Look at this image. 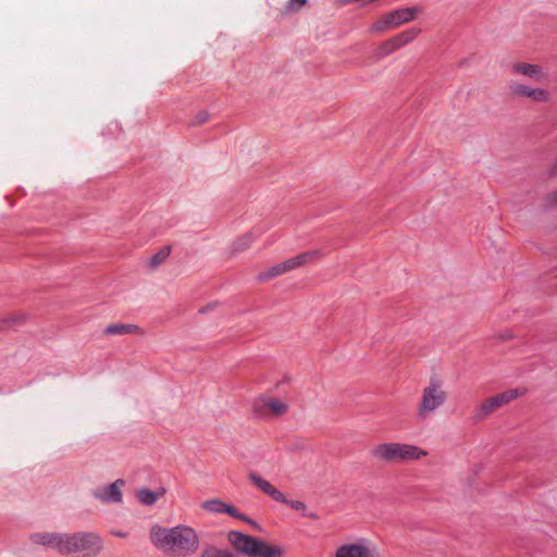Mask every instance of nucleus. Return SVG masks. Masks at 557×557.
I'll use <instances>...</instances> for the list:
<instances>
[{
    "label": "nucleus",
    "instance_id": "1",
    "mask_svg": "<svg viewBox=\"0 0 557 557\" xmlns=\"http://www.w3.org/2000/svg\"><path fill=\"white\" fill-rule=\"evenodd\" d=\"M151 544L171 557H187L195 554L200 545L197 531L187 524L175 527L153 525L149 531Z\"/></svg>",
    "mask_w": 557,
    "mask_h": 557
},
{
    "label": "nucleus",
    "instance_id": "2",
    "mask_svg": "<svg viewBox=\"0 0 557 557\" xmlns=\"http://www.w3.org/2000/svg\"><path fill=\"white\" fill-rule=\"evenodd\" d=\"M227 540L237 553L246 557H283L284 555L283 547L271 545L238 531H230Z\"/></svg>",
    "mask_w": 557,
    "mask_h": 557
},
{
    "label": "nucleus",
    "instance_id": "3",
    "mask_svg": "<svg viewBox=\"0 0 557 557\" xmlns=\"http://www.w3.org/2000/svg\"><path fill=\"white\" fill-rule=\"evenodd\" d=\"M102 548V539L95 532L65 533L61 555L67 557H97Z\"/></svg>",
    "mask_w": 557,
    "mask_h": 557
},
{
    "label": "nucleus",
    "instance_id": "4",
    "mask_svg": "<svg viewBox=\"0 0 557 557\" xmlns=\"http://www.w3.org/2000/svg\"><path fill=\"white\" fill-rule=\"evenodd\" d=\"M371 455L379 461L399 463L420 460L429 453L412 444L382 443L372 448Z\"/></svg>",
    "mask_w": 557,
    "mask_h": 557
},
{
    "label": "nucleus",
    "instance_id": "5",
    "mask_svg": "<svg viewBox=\"0 0 557 557\" xmlns=\"http://www.w3.org/2000/svg\"><path fill=\"white\" fill-rule=\"evenodd\" d=\"M448 399V393L444 387V383L436 377H432L423 387L421 399L417 406V417L424 421L435 413L445 405Z\"/></svg>",
    "mask_w": 557,
    "mask_h": 557
},
{
    "label": "nucleus",
    "instance_id": "6",
    "mask_svg": "<svg viewBox=\"0 0 557 557\" xmlns=\"http://www.w3.org/2000/svg\"><path fill=\"white\" fill-rule=\"evenodd\" d=\"M423 12L421 5L401 7L383 14L369 28L371 34H382L408 24Z\"/></svg>",
    "mask_w": 557,
    "mask_h": 557
},
{
    "label": "nucleus",
    "instance_id": "7",
    "mask_svg": "<svg viewBox=\"0 0 557 557\" xmlns=\"http://www.w3.org/2000/svg\"><path fill=\"white\" fill-rule=\"evenodd\" d=\"M324 256L322 250L315 249L311 251H306L289 258L281 263H277L258 274V280L261 282H265L272 280L276 276H280L284 273H287L292 270H295L299 267H302L309 262L321 259Z\"/></svg>",
    "mask_w": 557,
    "mask_h": 557
},
{
    "label": "nucleus",
    "instance_id": "8",
    "mask_svg": "<svg viewBox=\"0 0 557 557\" xmlns=\"http://www.w3.org/2000/svg\"><path fill=\"white\" fill-rule=\"evenodd\" d=\"M252 408L258 417L273 419L287 413L289 403L285 399L262 395L255 400Z\"/></svg>",
    "mask_w": 557,
    "mask_h": 557
},
{
    "label": "nucleus",
    "instance_id": "9",
    "mask_svg": "<svg viewBox=\"0 0 557 557\" xmlns=\"http://www.w3.org/2000/svg\"><path fill=\"white\" fill-rule=\"evenodd\" d=\"M508 88L513 98H524L534 103H549L553 99L550 91L546 88L532 87L517 81L510 82Z\"/></svg>",
    "mask_w": 557,
    "mask_h": 557
},
{
    "label": "nucleus",
    "instance_id": "10",
    "mask_svg": "<svg viewBox=\"0 0 557 557\" xmlns=\"http://www.w3.org/2000/svg\"><path fill=\"white\" fill-rule=\"evenodd\" d=\"M335 557H381L377 546L367 539L346 543L337 547Z\"/></svg>",
    "mask_w": 557,
    "mask_h": 557
},
{
    "label": "nucleus",
    "instance_id": "11",
    "mask_svg": "<svg viewBox=\"0 0 557 557\" xmlns=\"http://www.w3.org/2000/svg\"><path fill=\"white\" fill-rule=\"evenodd\" d=\"M125 486L123 479H117L111 484L99 486L92 491V496L107 504H120L123 498L122 488Z\"/></svg>",
    "mask_w": 557,
    "mask_h": 557
},
{
    "label": "nucleus",
    "instance_id": "12",
    "mask_svg": "<svg viewBox=\"0 0 557 557\" xmlns=\"http://www.w3.org/2000/svg\"><path fill=\"white\" fill-rule=\"evenodd\" d=\"M510 70L513 74L522 75L536 82H541L547 76L543 67L535 63L517 61L511 64Z\"/></svg>",
    "mask_w": 557,
    "mask_h": 557
},
{
    "label": "nucleus",
    "instance_id": "13",
    "mask_svg": "<svg viewBox=\"0 0 557 557\" xmlns=\"http://www.w3.org/2000/svg\"><path fill=\"white\" fill-rule=\"evenodd\" d=\"M65 533L57 532H39L30 535V541L34 544L48 546L58 553H62L63 540Z\"/></svg>",
    "mask_w": 557,
    "mask_h": 557
},
{
    "label": "nucleus",
    "instance_id": "14",
    "mask_svg": "<svg viewBox=\"0 0 557 557\" xmlns=\"http://www.w3.org/2000/svg\"><path fill=\"white\" fill-rule=\"evenodd\" d=\"M249 480L257 488H259L261 492H263L272 499L278 503L286 502V497L281 491H278L272 483H270L268 480L263 479L256 472H251L249 474Z\"/></svg>",
    "mask_w": 557,
    "mask_h": 557
},
{
    "label": "nucleus",
    "instance_id": "15",
    "mask_svg": "<svg viewBox=\"0 0 557 557\" xmlns=\"http://www.w3.org/2000/svg\"><path fill=\"white\" fill-rule=\"evenodd\" d=\"M201 507L212 513H227L234 518L240 519V520H247L246 517L238 512V510L230 505L226 504L220 499H209L202 503Z\"/></svg>",
    "mask_w": 557,
    "mask_h": 557
},
{
    "label": "nucleus",
    "instance_id": "16",
    "mask_svg": "<svg viewBox=\"0 0 557 557\" xmlns=\"http://www.w3.org/2000/svg\"><path fill=\"white\" fill-rule=\"evenodd\" d=\"M502 406L497 400L496 396H492L485 399L480 406H478L473 411V419L475 421H482L486 419L494 411L499 409Z\"/></svg>",
    "mask_w": 557,
    "mask_h": 557
},
{
    "label": "nucleus",
    "instance_id": "17",
    "mask_svg": "<svg viewBox=\"0 0 557 557\" xmlns=\"http://www.w3.org/2000/svg\"><path fill=\"white\" fill-rule=\"evenodd\" d=\"M255 240L256 236L251 232L242 235L232 243L230 247V255L233 257L246 251Z\"/></svg>",
    "mask_w": 557,
    "mask_h": 557
},
{
    "label": "nucleus",
    "instance_id": "18",
    "mask_svg": "<svg viewBox=\"0 0 557 557\" xmlns=\"http://www.w3.org/2000/svg\"><path fill=\"white\" fill-rule=\"evenodd\" d=\"M107 335L144 334L143 330L135 324L113 323L106 327Z\"/></svg>",
    "mask_w": 557,
    "mask_h": 557
},
{
    "label": "nucleus",
    "instance_id": "19",
    "mask_svg": "<svg viewBox=\"0 0 557 557\" xmlns=\"http://www.w3.org/2000/svg\"><path fill=\"white\" fill-rule=\"evenodd\" d=\"M421 34V28L411 27L392 37L398 49L411 44Z\"/></svg>",
    "mask_w": 557,
    "mask_h": 557
},
{
    "label": "nucleus",
    "instance_id": "20",
    "mask_svg": "<svg viewBox=\"0 0 557 557\" xmlns=\"http://www.w3.org/2000/svg\"><path fill=\"white\" fill-rule=\"evenodd\" d=\"M527 392L528 391L525 387H518V388H511V389L505 391L495 396H496L497 400L499 401L500 406L503 407V406L509 404L510 401H512L521 396H524L527 394Z\"/></svg>",
    "mask_w": 557,
    "mask_h": 557
},
{
    "label": "nucleus",
    "instance_id": "21",
    "mask_svg": "<svg viewBox=\"0 0 557 557\" xmlns=\"http://www.w3.org/2000/svg\"><path fill=\"white\" fill-rule=\"evenodd\" d=\"M164 491L153 492L147 488L140 490L137 492V498L144 505L151 506L153 505L160 496H162Z\"/></svg>",
    "mask_w": 557,
    "mask_h": 557
},
{
    "label": "nucleus",
    "instance_id": "22",
    "mask_svg": "<svg viewBox=\"0 0 557 557\" xmlns=\"http://www.w3.org/2000/svg\"><path fill=\"white\" fill-rule=\"evenodd\" d=\"M399 50L393 38H389L382 42L377 48L376 54L374 55L375 61H379L393 52Z\"/></svg>",
    "mask_w": 557,
    "mask_h": 557
},
{
    "label": "nucleus",
    "instance_id": "23",
    "mask_svg": "<svg viewBox=\"0 0 557 557\" xmlns=\"http://www.w3.org/2000/svg\"><path fill=\"white\" fill-rule=\"evenodd\" d=\"M198 557H235L228 550L220 549L215 546H208L203 548Z\"/></svg>",
    "mask_w": 557,
    "mask_h": 557
},
{
    "label": "nucleus",
    "instance_id": "24",
    "mask_svg": "<svg viewBox=\"0 0 557 557\" xmlns=\"http://www.w3.org/2000/svg\"><path fill=\"white\" fill-rule=\"evenodd\" d=\"M171 248L169 246L161 248L157 253H154L150 259V267L152 269L158 268L162 264L166 258L170 256Z\"/></svg>",
    "mask_w": 557,
    "mask_h": 557
},
{
    "label": "nucleus",
    "instance_id": "25",
    "mask_svg": "<svg viewBox=\"0 0 557 557\" xmlns=\"http://www.w3.org/2000/svg\"><path fill=\"white\" fill-rule=\"evenodd\" d=\"M283 504H286L290 508L301 511L304 516L309 517L311 519H318V516L315 513H307V505L301 500H288L286 498V502H282Z\"/></svg>",
    "mask_w": 557,
    "mask_h": 557
},
{
    "label": "nucleus",
    "instance_id": "26",
    "mask_svg": "<svg viewBox=\"0 0 557 557\" xmlns=\"http://www.w3.org/2000/svg\"><path fill=\"white\" fill-rule=\"evenodd\" d=\"M307 4V0H289L284 8L283 13H295Z\"/></svg>",
    "mask_w": 557,
    "mask_h": 557
},
{
    "label": "nucleus",
    "instance_id": "27",
    "mask_svg": "<svg viewBox=\"0 0 557 557\" xmlns=\"http://www.w3.org/2000/svg\"><path fill=\"white\" fill-rule=\"evenodd\" d=\"M209 117H210V115L207 111H200L195 115L193 124L194 125H202L209 121Z\"/></svg>",
    "mask_w": 557,
    "mask_h": 557
},
{
    "label": "nucleus",
    "instance_id": "28",
    "mask_svg": "<svg viewBox=\"0 0 557 557\" xmlns=\"http://www.w3.org/2000/svg\"><path fill=\"white\" fill-rule=\"evenodd\" d=\"M546 200L550 206H557V188L547 195Z\"/></svg>",
    "mask_w": 557,
    "mask_h": 557
},
{
    "label": "nucleus",
    "instance_id": "29",
    "mask_svg": "<svg viewBox=\"0 0 557 557\" xmlns=\"http://www.w3.org/2000/svg\"><path fill=\"white\" fill-rule=\"evenodd\" d=\"M548 173L550 176H557V160L550 164Z\"/></svg>",
    "mask_w": 557,
    "mask_h": 557
},
{
    "label": "nucleus",
    "instance_id": "30",
    "mask_svg": "<svg viewBox=\"0 0 557 557\" xmlns=\"http://www.w3.org/2000/svg\"><path fill=\"white\" fill-rule=\"evenodd\" d=\"M548 173L550 176H557V160L550 164Z\"/></svg>",
    "mask_w": 557,
    "mask_h": 557
},
{
    "label": "nucleus",
    "instance_id": "31",
    "mask_svg": "<svg viewBox=\"0 0 557 557\" xmlns=\"http://www.w3.org/2000/svg\"><path fill=\"white\" fill-rule=\"evenodd\" d=\"M10 319H11L12 322H16V321L22 320V317H20V315H12Z\"/></svg>",
    "mask_w": 557,
    "mask_h": 557
}]
</instances>
